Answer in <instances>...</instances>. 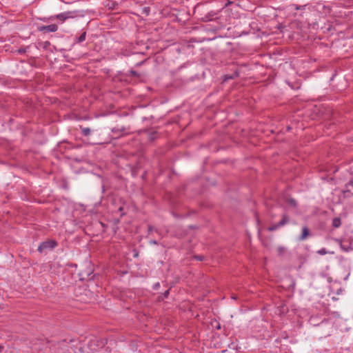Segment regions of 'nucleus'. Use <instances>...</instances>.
Masks as SVG:
<instances>
[{"mask_svg":"<svg viewBox=\"0 0 353 353\" xmlns=\"http://www.w3.org/2000/svg\"><path fill=\"white\" fill-rule=\"evenodd\" d=\"M288 203L291 206L296 208L297 205V203L295 199H289L287 201Z\"/></svg>","mask_w":353,"mask_h":353,"instance_id":"nucleus-14","label":"nucleus"},{"mask_svg":"<svg viewBox=\"0 0 353 353\" xmlns=\"http://www.w3.org/2000/svg\"><path fill=\"white\" fill-rule=\"evenodd\" d=\"M57 243L55 241L50 240V241H43L41 243H40V245L38 247L37 250L41 253V252H43V251H44L45 250H46L48 248L52 249V248H55L57 246Z\"/></svg>","mask_w":353,"mask_h":353,"instance_id":"nucleus-3","label":"nucleus"},{"mask_svg":"<svg viewBox=\"0 0 353 353\" xmlns=\"http://www.w3.org/2000/svg\"><path fill=\"white\" fill-rule=\"evenodd\" d=\"M310 235V231L307 226H304L302 228V234L299 237V241L305 240Z\"/></svg>","mask_w":353,"mask_h":353,"instance_id":"nucleus-6","label":"nucleus"},{"mask_svg":"<svg viewBox=\"0 0 353 353\" xmlns=\"http://www.w3.org/2000/svg\"><path fill=\"white\" fill-rule=\"evenodd\" d=\"M157 138V132L156 131H152L148 133V139L152 141Z\"/></svg>","mask_w":353,"mask_h":353,"instance_id":"nucleus-11","label":"nucleus"},{"mask_svg":"<svg viewBox=\"0 0 353 353\" xmlns=\"http://www.w3.org/2000/svg\"><path fill=\"white\" fill-rule=\"evenodd\" d=\"M316 252H317V254H319L320 255H324V254H327L328 251L325 248H323L319 250Z\"/></svg>","mask_w":353,"mask_h":353,"instance_id":"nucleus-16","label":"nucleus"},{"mask_svg":"<svg viewBox=\"0 0 353 353\" xmlns=\"http://www.w3.org/2000/svg\"><path fill=\"white\" fill-rule=\"evenodd\" d=\"M93 273V269L90 264H88V266L85 268V270H81L79 272V276H81V279H90L92 278L91 276L92 274Z\"/></svg>","mask_w":353,"mask_h":353,"instance_id":"nucleus-4","label":"nucleus"},{"mask_svg":"<svg viewBox=\"0 0 353 353\" xmlns=\"http://www.w3.org/2000/svg\"><path fill=\"white\" fill-rule=\"evenodd\" d=\"M112 132H124L125 131V128H121V130H119V128H114L112 130Z\"/></svg>","mask_w":353,"mask_h":353,"instance_id":"nucleus-17","label":"nucleus"},{"mask_svg":"<svg viewBox=\"0 0 353 353\" xmlns=\"http://www.w3.org/2000/svg\"><path fill=\"white\" fill-rule=\"evenodd\" d=\"M73 17H74L73 12H70V11H68V12L58 14L55 16H51L50 17H49L48 20L53 21L54 19H59V21H61V22H64L65 20L70 19V18H73Z\"/></svg>","mask_w":353,"mask_h":353,"instance_id":"nucleus-2","label":"nucleus"},{"mask_svg":"<svg viewBox=\"0 0 353 353\" xmlns=\"http://www.w3.org/2000/svg\"><path fill=\"white\" fill-rule=\"evenodd\" d=\"M81 129V133L84 137H88L91 134V129L87 127H83L81 125L79 126Z\"/></svg>","mask_w":353,"mask_h":353,"instance_id":"nucleus-8","label":"nucleus"},{"mask_svg":"<svg viewBox=\"0 0 353 353\" xmlns=\"http://www.w3.org/2000/svg\"><path fill=\"white\" fill-rule=\"evenodd\" d=\"M39 32H55L58 30V26L56 24H50L48 26H40L37 28Z\"/></svg>","mask_w":353,"mask_h":353,"instance_id":"nucleus-5","label":"nucleus"},{"mask_svg":"<svg viewBox=\"0 0 353 353\" xmlns=\"http://www.w3.org/2000/svg\"><path fill=\"white\" fill-rule=\"evenodd\" d=\"M3 350V346L0 345V352Z\"/></svg>","mask_w":353,"mask_h":353,"instance_id":"nucleus-26","label":"nucleus"},{"mask_svg":"<svg viewBox=\"0 0 353 353\" xmlns=\"http://www.w3.org/2000/svg\"><path fill=\"white\" fill-rule=\"evenodd\" d=\"M289 222H290V217H289V216L288 214H283L282 215L281 220L279 223L270 225L268 228V230L270 231V232L275 231L278 228H279L286 225Z\"/></svg>","mask_w":353,"mask_h":353,"instance_id":"nucleus-1","label":"nucleus"},{"mask_svg":"<svg viewBox=\"0 0 353 353\" xmlns=\"http://www.w3.org/2000/svg\"><path fill=\"white\" fill-rule=\"evenodd\" d=\"M170 294V292H169V290H166L164 293H163V296L164 298H167L168 296Z\"/></svg>","mask_w":353,"mask_h":353,"instance_id":"nucleus-20","label":"nucleus"},{"mask_svg":"<svg viewBox=\"0 0 353 353\" xmlns=\"http://www.w3.org/2000/svg\"><path fill=\"white\" fill-rule=\"evenodd\" d=\"M26 52L25 48H20L18 50L19 54H24Z\"/></svg>","mask_w":353,"mask_h":353,"instance_id":"nucleus-19","label":"nucleus"},{"mask_svg":"<svg viewBox=\"0 0 353 353\" xmlns=\"http://www.w3.org/2000/svg\"><path fill=\"white\" fill-rule=\"evenodd\" d=\"M239 76V73L237 72H235L233 75H229V74H226L225 75L224 77V81H227L228 79H232L236 77Z\"/></svg>","mask_w":353,"mask_h":353,"instance_id":"nucleus-13","label":"nucleus"},{"mask_svg":"<svg viewBox=\"0 0 353 353\" xmlns=\"http://www.w3.org/2000/svg\"><path fill=\"white\" fill-rule=\"evenodd\" d=\"M341 220L340 218L339 217H335L332 220V226L333 228H338L341 226Z\"/></svg>","mask_w":353,"mask_h":353,"instance_id":"nucleus-10","label":"nucleus"},{"mask_svg":"<svg viewBox=\"0 0 353 353\" xmlns=\"http://www.w3.org/2000/svg\"><path fill=\"white\" fill-rule=\"evenodd\" d=\"M198 259L201 260V256L198 257Z\"/></svg>","mask_w":353,"mask_h":353,"instance_id":"nucleus-28","label":"nucleus"},{"mask_svg":"<svg viewBox=\"0 0 353 353\" xmlns=\"http://www.w3.org/2000/svg\"><path fill=\"white\" fill-rule=\"evenodd\" d=\"M130 73H131V74H132V76H134V77H137V76H138L137 72L136 71H134V70H131V71H130Z\"/></svg>","mask_w":353,"mask_h":353,"instance_id":"nucleus-21","label":"nucleus"},{"mask_svg":"<svg viewBox=\"0 0 353 353\" xmlns=\"http://www.w3.org/2000/svg\"><path fill=\"white\" fill-rule=\"evenodd\" d=\"M349 186H352L353 188V180L350 181L345 186V190H343V192H348L350 190L347 189Z\"/></svg>","mask_w":353,"mask_h":353,"instance_id":"nucleus-15","label":"nucleus"},{"mask_svg":"<svg viewBox=\"0 0 353 353\" xmlns=\"http://www.w3.org/2000/svg\"><path fill=\"white\" fill-rule=\"evenodd\" d=\"M216 329L217 330H220L221 329V325L219 323H218V325L216 326Z\"/></svg>","mask_w":353,"mask_h":353,"instance_id":"nucleus-25","label":"nucleus"},{"mask_svg":"<svg viewBox=\"0 0 353 353\" xmlns=\"http://www.w3.org/2000/svg\"><path fill=\"white\" fill-rule=\"evenodd\" d=\"M337 242L339 243V245H340V248H341V250H343V251L345 252H349L350 250H352V248H351L350 245H345L342 243V241L341 240H339V239H336V240Z\"/></svg>","mask_w":353,"mask_h":353,"instance_id":"nucleus-9","label":"nucleus"},{"mask_svg":"<svg viewBox=\"0 0 353 353\" xmlns=\"http://www.w3.org/2000/svg\"><path fill=\"white\" fill-rule=\"evenodd\" d=\"M232 2L230 1H228L227 3L225 4V7H227L228 6H230V4H232Z\"/></svg>","mask_w":353,"mask_h":353,"instance_id":"nucleus-23","label":"nucleus"},{"mask_svg":"<svg viewBox=\"0 0 353 353\" xmlns=\"http://www.w3.org/2000/svg\"><path fill=\"white\" fill-rule=\"evenodd\" d=\"M86 37V32H83L79 37L77 38V43H81L85 41Z\"/></svg>","mask_w":353,"mask_h":353,"instance_id":"nucleus-12","label":"nucleus"},{"mask_svg":"<svg viewBox=\"0 0 353 353\" xmlns=\"http://www.w3.org/2000/svg\"><path fill=\"white\" fill-rule=\"evenodd\" d=\"M159 287H160V283L159 282H157V283L154 284L153 290H158L159 288Z\"/></svg>","mask_w":353,"mask_h":353,"instance_id":"nucleus-18","label":"nucleus"},{"mask_svg":"<svg viewBox=\"0 0 353 353\" xmlns=\"http://www.w3.org/2000/svg\"><path fill=\"white\" fill-rule=\"evenodd\" d=\"M150 243H151V244L157 245V241H155V240H152V241H150Z\"/></svg>","mask_w":353,"mask_h":353,"instance_id":"nucleus-24","label":"nucleus"},{"mask_svg":"<svg viewBox=\"0 0 353 353\" xmlns=\"http://www.w3.org/2000/svg\"><path fill=\"white\" fill-rule=\"evenodd\" d=\"M216 13L214 12H210L207 15L204 17V21H210L214 19H218L216 17Z\"/></svg>","mask_w":353,"mask_h":353,"instance_id":"nucleus-7","label":"nucleus"},{"mask_svg":"<svg viewBox=\"0 0 353 353\" xmlns=\"http://www.w3.org/2000/svg\"><path fill=\"white\" fill-rule=\"evenodd\" d=\"M295 8H296V10H299V9L301 8V6H295Z\"/></svg>","mask_w":353,"mask_h":353,"instance_id":"nucleus-27","label":"nucleus"},{"mask_svg":"<svg viewBox=\"0 0 353 353\" xmlns=\"http://www.w3.org/2000/svg\"><path fill=\"white\" fill-rule=\"evenodd\" d=\"M154 228L153 226L149 225L148 226V230L149 232H152Z\"/></svg>","mask_w":353,"mask_h":353,"instance_id":"nucleus-22","label":"nucleus"}]
</instances>
